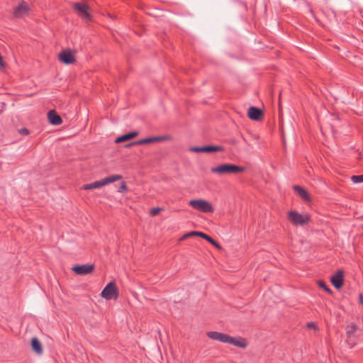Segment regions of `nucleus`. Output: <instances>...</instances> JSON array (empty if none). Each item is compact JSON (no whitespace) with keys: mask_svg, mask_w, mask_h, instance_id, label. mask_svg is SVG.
<instances>
[{"mask_svg":"<svg viewBox=\"0 0 363 363\" xmlns=\"http://www.w3.org/2000/svg\"><path fill=\"white\" fill-rule=\"evenodd\" d=\"M189 150L194 152L212 153L215 152H223L225 150V148L222 145H205L201 147H191Z\"/></svg>","mask_w":363,"mask_h":363,"instance_id":"6","label":"nucleus"},{"mask_svg":"<svg viewBox=\"0 0 363 363\" xmlns=\"http://www.w3.org/2000/svg\"><path fill=\"white\" fill-rule=\"evenodd\" d=\"M73 8L78 13L79 16L86 21H91V16L89 13V7L84 3H74Z\"/></svg>","mask_w":363,"mask_h":363,"instance_id":"7","label":"nucleus"},{"mask_svg":"<svg viewBox=\"0 0 363 363\" xmlns=\"http://www.w3.org/2000/svg\"><path fill=\"white\" fill-rule=\"evenodd\" d=\"M29 11V8L25 2L19 4L13 10V15L15 18H20L24 15L27 14Z\"/></svg>","mask_w":363,"mask_h":363,"instance_id":"12","label":"nucleus"},{"mask_svg":"<svg viewBox=\"0 0 363 363\" xmlns=\"http://www.w3.org/2000/svg\"><path fill=\"white\" fill-rule=\"evenodd\" d=\"M59 60L65 65H71L75 62L74 54L70 50H62L59 54Z\"/></svg>","mask_w":363,"mask_h":363,"instance_id":"9","label":"nucleus"},{"mask_svg":"<svg viewBox=\"0 0 363 363\" xmlns=\"http://www.w3.org/2000/svg\"><path fill=\"white\" fill-rule=\"evenodd\" d=\"M245 170V167L242 166H238L234 164L230 163H225L220 165H218L215 167H211V172L213 173H216L220 175H223L226 174H237L240 172H243Z\"/></svg>","mask_w":363,"mask_h":363,"instance_id":"2","label":"nucleus"},{"mask_svg":"<svg viewBox=\"0 0 363 363\" xmlns=\"http://www.w3.org/2000/svg\"><path fill=\"white\" fill-rule=\"evenodd\" d=\"M206 335L212 340H218L224 343H230L240 348H245L247 347V343L244 339L238 340L235 337L225 333L217 331H210L206 333Z\"/></svg>","mask_w":363,"mask_h":363,"instance_id":"1","label":"nucleus"},{"mask_svg":"<svg viewBox=\"0 0 363 363\" xmlns=\"http://www.w3.org/2000/svg\"><path fill=\"white\" fill-rule=\"evenodd\" d=\"M72 271L78 275H86L91 274L94 269V264L75 265L72 267Z\"/></svg>","mask_w":363,"mask_h":363,"instance_id":"10","label":"nucleus"},{"mask_svg":"<svg viewBox=\"0 0 363 363\" xmlns=\"http://www.w3.org/2000/svg\"><path fill=\"white\" fill-rule=\"evenodd\" d=\"M200 238H201L204 239L205 240L208 241L209 243L213 245L217 249H218V250H221L222 249L221 245L217 241H216L213 238H212L211 236H209L208 235H207L206 233L201 234L200 235Z\"/></svg>","mask_w":363,"mask_h":363,"instance_id":"19","label":"nucleus"},{"mask_svg":"<svg viewBox=\"0 0 363 363\" xmlns=\"http://www.w3.org/2000/svg\"><path fill=\"white\" fill-rule=\"evenodd\" d=\"M135 145H138V144L135 143V141H134V142H131L130 143H128V144L125 145V147H130L135 146Z\"/></svg>","mask_w":363,"mask_h":363,"instance_id":"28","label":"nucleus"},{"mask_svg":"<svg viewBox=\"0 0 363 363\" xmlns=\"http://www.w3.org/2000/svg\"><path fill=\"white\" fill-rule=\"evenodd\" d=\"M356 330H357V325L355 324L352 323L350 325H347V331H346L347 337H350L354 333V332Z\"/></svg>","mask_w":363,"mask_h":363,"instance_id":"21","label":"nucleus"},{"mask_svg":"<svg viewBox=\"0 0 363 363\" xmlns=\"http://www.w3.org/2000/svg\"><path fill=\"white\" fill-rule=\"evenodd\" d=\"M189 204L194 209L203 213L213 212V206L209 202L203 199L191 200Z\"/></svg>","mask_w":363,"mask_h":363,"instance_id":"3","label":"nucleus"},{"mask_svg":"<svg viewBox=\"0 0 363 363\" xmlns=\"http://www.w3.org/2000/svg\"><path fill=\"white\" fill-rule=\"evenodd\" d=\"M203 233H204L200 232V231H191V232H189V233H186V235H184V237L182 238V240L185 239L186 238L191 237V236L200 237V235L203 234Z\"/></svg>","mask_w":363,"mask_h":363,"instance_id":"23","label":"nucleus"},{"mask_svg":"<svg viewBox=\"0 0 363 363\" xmlns=\"http://www.w3.org/2000/svg\"><path fill=\"white\" fill-rule=\"evenodd\" d=\"M247 116L252 121H260L264 117V112L259 108L250 106L247 111Z\"/></svg>","mask_w":363,"mask_h":363,"instance_id":"8","label":"nucleus"},{"mask_svg":"<svg viewBox=\"0 0 363 363\" xmlns=\"http://www.w3.org/2000/svg\"><path fill=\"white\" fill-rule=\"evenodd\" d=\"M48 118L50 124L54 125H60L62 120L59 114L55 110H50L48 113Z\"/></svg>","mask_w":363,"mask_h":363,"instance_id":"13","label":"nucleus"},{"mask_svg":"<svg viewBox=\"0 0 363 363\" xmlns=\"http://www.w3.org/2000/svg\"><path fill=\"white\" fill-rule=\"evenodd\" d=\"M293 189L295 192H296L298 196L304 201H309L310 196L308 193V191L303 189V187L298 186V185H294Z\"/></svg>","mask_w":363,"mask_h":363,"instance_id":"15","label":"nucleus"},{"mask_svg":"<svg viewBox=\"0 0 363 363\" xmlns=\"http://www.w3.org/2000/svg\"><path fill=\"white\" fill-rule=\"evenodd\" d=\"M127 189H128V187H127V185H126L125 182H123L121 184L120 186L118 187V192H123V191H127Z\"/></svg>","mask_w":363,"mask_h":363,"instance_id":"26","label":"nucleus"},{"mask_svg":"<svg viewBox=\"0 0 363 363\" xmlns=\"http://www.w3.org/2000/svg\"><path fill=\"white\" fill-rule=\"evenodd\" d=\"M330 281L336 289H340L344 283V274L342 270L337 271L330 278Z\"/></svg>","mask_w":363,"mask_h":363,"instance_id":"11","label":"nucleus"},{"mask_svg":"<svg viewBox=\"0 0 363 363\" xmlns=\"http://www.w3.org/2000/svg\"><path fill=\"white\" fill-rule=\"evenodd\" d=\"M32 350L38 354L43 353V346L38 337H33L30 342Z\"/></svg>","mask_w":363,"mask_h":363,"instance_id":"16","label":"nucleus"},{"mask_svg":"<svg viewBox=\"0 0 363 363\" xmlns=\"http://www.w3.org/2000/svg\"><path fill=\"white\" fill-rule=\"evenodd\" d=\"M162 210V208L160 207L153 208L150 210V214L152 216H156Z\"/></svg>","mask_w":363,"mask_h":363,"instance_id":"25","label":"nucleus"},{"mask_svg":"<svg viewBox=\"0 0 363 363\" xmlns=\"http://www.w3.org/2000/svg\"><path fill=\"white\" fill-rule=\"evenodd\" d=\"M351 180L354 183H361V182H363V174H361V175H353L351 177Z\"/></svg>","mask_w":363,"mask_h":363,"instance_id":"24","label":"nucleus"},{"mask_svg":"<svg viewBox=\"0 0 363 363\" xmlns=\"http://www.w3.org/2000/svg\"><path fill=\"white\" fill-rule=\"evenodd\" d=\"M18 132L20 134L23 135H27L30 133L28 129H27L26 128H21L20 130H18Z\"/></svg>","mask_w":363,"mask_h":363,"instance_id":"27","label":"nucleus"},{"mask_svg":"<svg viewBox=\"0 0 363 363\" xmlns=\"http://www.w3.org/2000/svg\"><path fill=\"white\" fill-rule=\"evenodd\" d=\"M105 184H104V180L101 179L99 181H96L93 183L84 184L82 186V189L84 190H91V189H94L101 188Z\"/></svg>","mask_w":363,"mask_h":363,"instance_id":"18","label":"nucleus"},{"mask_svg":"<svg viewBox=\"0 0 363 363\" xmlns=\"http://www.w3.org/2000/svg\"><path fill=\"white\" fill-rule=\"evenodd\" d=\"M101 296L106 300L116 299L118 296V291L115 282H109L102 290Z\"/></svg>","mask_w":363,"mask_h":363,"instance_id":"5","label":"nucleus"},{"mask_svg":"<svg viewBox=\"0 0 363 363\" xmlns=\"http://www.w3.org/2000/svg\"><path fill=\"white\" fill-rule=\"evenodd\" d=\"M358 301L359 304L363 305V295L362 294H359Z\"/></svg>","mask_w":363,"mask_h":363,"instance_id":"29","label":"nucleus"},{"mask_svg":"<svg viewBox=\"0 0 363 363\" xmlns=\"http://www.w3.org/2000/svg\"><path fill=\"white\" fill-rule=\"evenodd\" d=\"M164 140L163 137H151V138H147L144 139H140L139 140L135 141V143L139 145H145V144H150L154 142H160Z\"/></svg>","mask_w":363,"mask_h":363,"instance_id":"17","label":"nucleus"},{"mask_svg":"<svg viewBox=\"0 0 363 363\" xmlns=\"http://www.w3.org/2000/svg\"><path fill=\"white\" fill-rule=\"evenodd\" d=\"M122 179H123V177L121 174H113L109 177H105L104 179H103V180H104V184L106 185L110 183L121 180Z\"/></svg>","mask_w":363,"mask_h":363,"instance_id":"20","label":"nucleus"},{"mask_svg":"<svg viewBox=\"0 0 363 363\" xmlns=\"http://www.w3.org/2000/svg\"><path fill=\"white\" fill-rule=\"evenodd\" d=\"M138 135H139V133L138 131H132V132L125 133V134H124L123 135H121V136L118 137L115 140V143H123V142H125V141H128L129 140H131V139L135 138Z\"/></svg>","mask_w":363,"mask_h":363,"instance_id":"14","label":"nucleus"},{"mask_svg":"<svg viewBox=\"0 0 363 363\" xmlns=\"http://www.w3.org/2000/svg\"><path fill=\"white\" fill-rule=\"evenodd\" d=\"M318 285L319 286V287L322 288L328 294H333L332 290L328 286V285L325 284V282L324 281L319 280L318 281Z\"/></svg>","mask_w":363,"mask_h":363,"instance_id":"22","label":"nucleus"},{"mask_svg":"<svg viewBox=\"0 0 363 363\" xmlns=\"http://www.w3.org/2000/svg\"><path fill=\"white\" fill-rule=\"evenodd\" d=\"M288 219L295 225H304L310 220L308 215H302L296 211H291L288 213Z\"/></svg>","mask_w":363,"mask_h":363,"instance_id":"4","label":"nucleus"},{"mask_svg":"<svg viewBox=\"0 0 363 363\" xmlns=\"http://www.w3.org/2000/svg\"><path fill=\"white\" fill-rule=\"evenodd\" d=\"M308 327L310 328H314V329H315L317 328L316 325L314 323H312V322L308 323Z\"/></svg>","mask_w":363,"mask_h":363,"instance_id":"30","label":"nucleus"}]
</instances>
